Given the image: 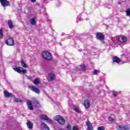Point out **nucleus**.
<instances>
[{"instance_id":"obj_1","label":"nucleus","mask_w":130,"mask_h":130,"mask_svg":"<svg viewBox=\"0 0 130 130\" xmlns=\"http://www.w3.org/2000/svg\"><path fill=\"white\" fill-rule=\"evenodd\" d=\"M114 43L115 44L118 45V44H120L122 42H125L126 41V37H117L114 38Z\"/></svg>"},{"instance_id":"obj_2","label":"nucleus","mask_w":130,"mask_h":130,"mask_svg":"<svg viewBox=\"0 0 130 130\" xmlns=\"http://www.w3.org/2000/svg\"><path fill=\"white\" fill-rule=\"evenodd\" d=\"M42 56L45 59H47V60H51L52 59L51 54L47 51H45L43 52Z\"/></svg>"},{"instance_id":"obj_3","label":"nucleus","mask_w":130,"mask_h":130,"mask_svg":"<svg viewBox=\"0 0 130 130\" xmlns=\"http://www.w3.org/2000/svg\"><path fill=\"white\" fill-rule=\"evenodd\" d=\"M5 43L7 44V45L9 46H14V45H15V42L14 41V39L12 38L6 40L5 41Z\"/></svg>"},{"instance_id":"obj_4","label":"nucleus","mask_w":130,"mask_h":130,"mask_svg":"<svg viewBox=\"0 0 130 130\" xmlns=\"http://www.w3.org/2000/svg\"><path fill=\"white\" fill-rule=\"evenodd\" d=\"M40 118L42 120H46V121H47V122L49 123H52V120L49 119V118H48L46 115H40Z\"/></svg>"},{"instance_id":"obj_5","label":"nucleus","mask_w":130,"mask_h":130,"mask_svg":"<svg viewBox=\"0 0 130 130\" xmlns=\"http://www.w3.org/2000/svg\"><path fill=\"white\" fill-rule=\"evenodd\" d=\"M13 70H14L15 72H17V73L19 74H27V70H24V69L21 67L18 68H13Z\"/></svg>"},{"instance_id":"obj_6","label":"nucleus","mask_w":130,"mask_h":130,"mask_svg":"<svg viewBox=\"0 0 130 130\" xmlns=\"http://www.w3.org/2000/svg\"><path fill=\"white\" fill-rule=\"evenodd\" d=\"M55 75L52 73H49L47 78L48 82H52L54 81Z\"/></svg>"},{"instance_id":"obj_7","label":"nucleus","mask_w":130,"mask_h":130,"mask_svg":"<svg viewBox=\"0 0 130 130\" xmlns=\"http://www.w3.org/2000/svg\"><path fill=\"white\" fill-rule=\"evenodd\" d=\"M70 106L71 109H73V110H74V111H75L76 112H77L78 113L80 112L79 107L76 105L72 104L71 105H70Z\"/></svg>"},{"instance_id":"obj_8","label":"nucleus","mask_w":130,"mask_h":130,"mask_svg":"<svg viewBox=\"0 0 130 130\" xmlns=\"http://www.w3.org/2000/svg\"><path fill=\"white\" fill-rule=\"evenodd\" d=\"M29 88L31 91L35 92V93H37V94H39V93H40V90L37 88L35 86H30Z\"/></svg>"},{"instance_id":"obj_9","label":"nucleus","mask_w":130,"mask_h":130,"mask_svg":"<svg viewBox=\"0 0 130 130\" xmlns=\"http://www.w3.org/2000/svg\"><path fill=\"white\" fill-rule=\"evenodd\" d=\"M12 98H13L14 101L15 102H16V103H24V100L17 98L15 96V95H13V96H12Z\"/></svg>"},{"instance_id":"obj_10","label":"nucleus","mask_w":130,"mask_h":130,"mask_svg":"<svg viewBox=\"0 0 130 130\" xmlns=\"http://www.w3.org/2000/svg\"><path fill=\"white\" fill-rule=\"evenodd\" d=\"M83 105L86 109H88L90 107V101L89 100H85L83 102Z\"/></svg>"},{"instance_id":"obj_11","label":"nucleus","mask_w":130,"mask_h":130,"mask_svg":"<svg viewBox=\"0 0 130 130\" xmlns=\"http://www.w3.org/2000/svg\"><path fill=\"white\" fill-rule=\"evenodd\" d=\"M116 129L118 130H128L129 127L127 126H117Z\"/></svg>"},{"instance_id":"obj_12","label":"nucleus","mask_w":130,"mask_h":130,"mask_svg":"<svg viewBox=\"0 0 130 130\" xmlns=\"http://www.w3.org/2000/svg\"><path fill=\"white\" fill-rule=\"evenodd\" d=\"M26 104L28 107V109H29V110H33V109H34V108H33V106L32 105V102H31V101L27 100L26 102Z\"/></svg>"},{"instance_id":"obj_13","label":"nucleus","mask_w":130,"mask_h":130,"mask_svg":"<svg viewBox=\"0 0 130 130\" xmlns=\"http://www.w3.org/2000/svg\"><path fill=\"white\" fill-rule=\"evenodd\" d=\"M2 7H7L9 6V1L7 0H0Z\"/></svg>"},{"instance_id":"obj_14","label":"nucleus","mask_w":130,"mask_h":130,"mask_svg":"<svg viewBox=\"0 0 130 130\" xmlns=\"http://www.w3.org/2000/svg\"><path fill=\"white\" fill-rule=\"evenodd\" d=\"M4 96L5 97H12V98H13V96H14V94H13V93H10L7 90H5L4 91Z\"/></svg>"},{"instance_id":"obj_15","label":"nucleus","mask_w":130,"mask_h":130,"mask_svg":"<svg viewBox=\"0 0 130 130\" xmlns=\"http://www.w3.org/2000/svg\"><path fill=\"white\" fill-rule=\"evenodd\" d=\"M113 63L116 62V63H119L120 62V58H118V57L115 56L112 58Z\"/></svg>"},{"instance_id":"obj_16","label":"nucleus","mask_w":130,"mask_h":130,"mask_svg":"<svg viewBox=\"0 0 130 130\" xmlns=\"http://www.w3.org/2000/svg\"><path fill=\"white\" fill-rule=\"evenodd\" d=\"M41 128L42 130H50L49 127L45 123H42L41 125Z\"/></svg>"},{"instance_id":"obj_17","label":"nucleus","mask_w":130,"mask_h":130,"mask_svg":"<svg viewBox=\"0 0 130 130\" xmlns=\"http://www.w3.org/2000/svg\"><path fill=\"white\" fill-rule=\"evenodd\" d=\"M96 37L99 40H104V36L101 32H98L96 34Z\"/></svg>"},{"instance_id":"obj_18","label":"nucleus","mask_w":130,"mask_h":130,"mask_svg":"<svg viewBox=\"0 0 130 130\" xmlns=\"http://www.w3.org/2000/svg\"><path fill=\"white\" fill-rule=\"evenodd\" d=\"M26 124L29 129H32L33 128V123L32 122L28 120L26 122Z\"/></svg>"},{"instance_id":"obj_19","label":"nucleus","mask_w":130,"mask_h":130,"mask_svg":"<svg viewBox=\"0 0 130 130\" xmlns=\"http://www.w3.org/2000/svg\"><path fill=\"white\" fill-rule=\"evenodd\" d=\"M86 125L87 126V130H93V126L90 121L86 122Z\"/></svg>"},{"instance_id":"obj_20","label":"nucleus","mask_w":130,"mask_h":130,"mask_svg":"<svg viewBox=\"0 0 130 130\" xmlns=\"http://www.w3.org/2000/svg\"><path fill=\"white\" fill-rule=\"evenodd\" d=\"M30 23L31 25L35 26L36 25V17H32L30 20Z\"/></svg>"},{"instance_id":"obj_21","label":"nucleus","mask_w":130,"mask_h":130,"mask_svg":"<svg viewBox=\"0 0 130 130\" xmlns=\"http://www.w3.org/2000/svg\"><path fill=\"white\" fill-rule=\"evenodd\" d=\"M58 122H59L60 124L63 125V124H66V120L62 117H61L60 119H59V121H58Z\"/></svg>"},{"instance_id":"obj_22","label":"nucleus","mask_w":130,"mask_h":130,"mask_svg":"<svg viewBox=\"0 0 130 130\" xmlns=\"http://www.w3.org/2000/svg\"><path fill=\"white\" fill-rule=\"evenodd\" d=\"M86 69V67H85V65H80L78 67V71H81L83 72V71H85Z\"/></svg>"},{"instance_id":"obj_23","label":"nucleus","mask_w":130,"mask_h":130,"mask_svg":"<svg viewBox=\"0 0 130 130\" xmlns=\"http://www.w3.org/2000/svg\"><path fill=\"white\" fill-rule=\"evenodd\" d=\"M8 26H9V28L10 29H13V28H14V25H13V23L12 22V20H9L8 21Z\"/></svg>"},{"instance_id":"obj_24","label":"nucleus","mask_w":130,"mask_h":130,"mask_svg":"<svg viewBox=\"0 0 130 130\" xmlns=\"http://www.w3.org/2000/svg\"><path fill=\"white\" fill-rule=\"evenodd\" d=\"M33 104H34L35 106L36 107H40V104H39V103L36 100V99H35L34 101L32 102Z\"/></svg>"},{"instance_id":"obj_25","label":"nucleus","mask_w":130,"mask_h":130,"mask_svg":"<svg viewBox=\"0 0 130 130\" xmlns=\"http://www.w3.org/2000/svg\"><path fill=\"white\" fill-rule=\"evenodd\" d=\"M33 83L35 85H38V84L40 83V81H39V79L38 78H36L34 80Z\"/></svg>"},{"instance_id":"obj_26","label":"nucleus","mask_w":130,"mask_h":130,"mask_svg":"<svg viewBox=\"0 0 130 130\" xmlns=\"http://www.w3.org/2000/svg\"><path fill=\"white\" fill-rule=\"evenodd\" d=\"M61 117L60 116L57 115L54 117V119H55V120H56L57 121H58L60 119Z\"/></svg>"},{"instance_id":"obj_27","label":"nucleus","mask_w":130,"mask_h":130,"mask_svg":"<svg viewBox=\"0 0 130 130\" xmlns=\"http://www.w3.org/2000/svg\"><path fill=\"white\" fill-rule=\"evenodd\" d=\"M77 37H78V39L80 40V41H84L83 39V37H84L83 35H80L79 36H77Z\"/></svg>"},{"instance_id":"obj_28","label":"nucleus","mask_w":130,"mask_h":130,"mask_svg":"<svg viewBox=\"0 0 130 130\" xmlns=\"http://www.w3.org/2000/svg\"><path fill=\"white\" fill-rule=\"evenodd\" d=\"M21 64L22 67H23V68H25V69H26V68H27V65L24 62L23 60H21Z\"/></svg>"},{"instance_id":"obj_29","label":"nucleus","mask_w":130,"mask_h":130,"mask_svg":"<svg viewBox=\"0 0 130 130\" xmlns=\"http://www.w3.org/2000/svg\"><path fill=\"white\" fill-rule=\"evenodd\" d=\"M0 38H4V32L3 31V29L0 30Z\"/></svg>"},{"instance_id":"obj_30","label":"nucleus","mask_w":130,"mask_h":130,"mask_svg":"<svg viewBox=\"0 0 130 130\" xmlns=\"http://www.w3.org/2000/svg\"><path fill=\"white\" fill-rule=\"evenodd\" d=\"M67 129H68V130L72 129V126L71 125V124L68 123L67 124Z\"/></svg>"},{"instance_id":"obj_31","label":"nucleus","mask_w":130,"mask_h":130,"mask_svg":"<svg viewBox=\"0 0 130 130\" xmlns=\"http://www.w3.org/2000/svg\"><path fill=\"white\" fill-rule=\"evenodd\" d=\"M81 17L82 16L81 15V14L78 15V16L77 18V21H82L83 19L81 18Z\"/></svg>"},{"instance_id":"obj_32","label":"nucleus","mask_w":130,"mask_h":130,"mask_svg":"<svg viewBox=\"0 0 130 130\" xmlns=\"http://www.w3.org/2000/svg\"><path fill=\"white\" fill-rule=\"evenodd\" d=\"M126 16H127V17H130V9H127L126 11Z\"/></svg>"},{"instance_id":"obj_33","label":"nucleus","mask_w":130,"mask_h":130,"mask_svg":"<svg viewBox=\"0 0 130 130\" xmlns=\"http://www.w3.org/2000/svg\"><path fill=\"white\" fill-rule=\"evenodd\" d=\"M105 127L104 126H99L98 127V130H105Z\"/></svg>"},{"instance_id":"obj_34","label":"nucleus","mask_w":130,"mask_h":130,"mask_svg":"<svg viewBox=\"0 0 130 130\" xmlns=\"http://www.w3.org/2000/svg\"><path fill=\"white\" fill-rule=\"evenodd\" d=\"M93 75H98V71L95 70L93 72Z\"/></svg>"},{"instance_id":"obj_35","label":"nucleus","mask_w":130,"mask_h":130,"mask_svg":"<svg viewBox=\"0 0 130 130\" xmlns=\"http://www.w3.org/2000/svg\"><path fill=\"white\" fill-rule=\"evenodd\" d=\"M117 94H118V92H115V91H114V92H113V95L114 97L117 96Z\"/></svg>"},{"instance_id":"obj_36","label":"nucleus","mask_w":130,"mask_h":130,"mask_svg":"<svg viewBox=\"0 0 130 130\" xmlns=\"http://www.w3.org/2000/svg\"><path fill=\"white\" fill-rule=\"evenodd\" d=\"M109 120L110 122H113V118L112 117H109Z\"/></svg>"},{"instance_id":"obj_37","label":"nucleus","mask_w":130,"mask_h":130,"mask_svg":"<svg viewBox=\"0 0 130 130\" xmlns=\"http://www.w3.org/2000/svg\"><path fill=\"white\" fill-rule=\"evenodd\" d=\"M56 6H57V7H59L60 6V2H56Z\"/></svg>"},{"instance_id":"obj_38","label":"nucleus","mask_w":130,"mask_h":130,"mask_svg":"<svg viewBox=\"0 0 130 130\" xmlns=\"http://www.w3.org/2000/svg\"><path fill=\"white\" fill-rule=\"evenodd\" d=\"M73 130H79V128L77 126H74L73 127Z\"/></svg>"},{"instance_id":"obj_39","label":"nucleus","mask_w":130,"mask_h":130,"mask_svg":"<svg viewBox=\"0 0 130 130\" xmlns=\"http://www.w3.org/2000/svg\"><path fill=\"white\" fill-rule=\"evenodd\" d=\"M31 2H32V3H35L36 0H31Z\"/></svg>"},{"instance_id":"obj_40","label":"nucleus","mask_w":130,"mask_h":130,"mask_svg":"<svg viewBox=\"0 0 130 130\" xmlns=\"http://www.w3.org/2000/svg\"><path fill=\"white\" fill-rule=\"evenodd\" d=\"M118 5H120V2H118Z\"/></svg>"}]
</instances>
